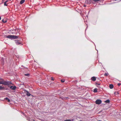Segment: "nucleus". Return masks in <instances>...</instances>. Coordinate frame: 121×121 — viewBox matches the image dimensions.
I'll use <instances>...</instances> for the list:
<instances>
[{"instance_id": "nucleus-1", "label": "nucleus", "mask_w": 121, "mask_h": 121, "mask_svg": "<svg viewBox=\"0 0 121 121\" xmlns=\"http://www.w3.org/2000/svg\"><path fill=\"white\" fill-rule=\"evenodd\" d=\"M11 83L10 82L5 81L2 79L1 81H0V84H4L5 85H9Z\"/></svg>"}, {"instance_id": "nucleus-2", "label": "nucleus", "mask_w": 121, "mask_h": 121, "mask_svg": "<svg viewBox=\"0 0 121 121\" xmlns=\"http://www.w3.org/2000/svg\"><path fill=\"white\" fill-rule=\"evenodd\" d=\"M7 37L10 39H15L18 38V37L17 36L13 35H9Z\"/></svg>"}, {"instance_id": "nucleus-3", "label": "nucleus", "mask_w": 121, "mask_h": 121, "mask_svg": "<svg viewBox=\"0 0 121 121\" xmlns=\"http://www.w3.org/2000/svg\"><path fill=\"white\" fill-rule=\"evenodd\" d=\"M102 102L101 101L100 99H98L95 101V103L96 104H100Z\"/></svg>"}, {"instance_id": "nucleus-4", "label": "nucleus", "mask_w": 121, "mask_h": 121, "mask_svg": "<svg viewBox=\"0 0 121 121\" xmlns=\"http://www.w3.org/2000/svg\"><path fill=\"white\" fill-rule=\"evenodd\" d=\"M10 88L13 90H14L16 89V86H10Z\"/></svg>"}, {"instance_id": "nucleus-5", "label": "nucleus", "mask_w": 121, "mask_h": 121, "mask_svg": "<svg viewBox=\"0 0 121 121\" xmlns=\"http://www.w3.org/2000/svg\"><path fill=\"white\" fill-rule=\"evenodd\" d=\"M96 78L95 77H93L91 78V80L93 81H95L96 80Z\"/></svg>"}, {"instance_id": "nucleus-6", "label": "nucleus", "mask_w": 121, "mask_h": 121, "mask_svg": "<svg viewBox=\"0 0 121 121\" xmlns=\"http://www.w3.org/2000/svg\"><path fill=\"white\" fill-rule=\"evenodd\" d=\"M10 0H8L6 1L4 3V6H7V4H6L7 2H8V1H10Z\"/></svg>"}, {"instance_id": "nucleus-7", "label": "nucleus", "mask_w": 121, "mask_h": 121, "mask_svg": "<svg viewBox=\"0 0 121 121\" xmlns=\"http://www.w3.org/2000/svg\"><path fill=\"white\" fill-rule=\"evenodd\" d=\"M113 86L112 84H110L109 85V87L110 89H112L113 88Z\"/></svg>"}, {"instance_id": "nucleus-8", "label": "nucleus", "mask_w": 121, "mask_h": 121, "mask_svg": "<svg viewBox=\"0 0 121 121\" xmlns=\"http://www.w3.org/2000/svg\"><path fill=\"white\" fill-rule=\"evenodd\" d=\"M25 2V0H22L20 2V4H22Z\"/></svg>"}, {"instance_id": "nucleus-9", "label": "nucleus", "mask_w": 121, "mask_h": 121, "mask_svg": "<svg viewBox=\"0 0 121 121\" xmlns=\"http://www.w3.org/2000/svg\"><path fill=\"white\" fill-rule=\"evenodd\" d=\"M27 92V94H26V95L27 96H30L31 95L27 91H26Z\"/></svg>"}, {"instance_id": "nucleus-10", "label": "nucleus", "mask_w": 121, "mask_h": 121, "mask_svg": "<svg viewBox=\"0 0 121 121\" xmlns=\"http://www.w3.org/2000/svg\"><path fill=\"white\" fill-rule=\"evenodd\" d=\"M2 21L4 23H5L7 22V20L6 19H3L2 20Z\"/></svg>"}, {"instance_id": "nucleus-11", "label": "nucleus", "mask_w": 121, "mask_h": 121, "mask_svg": "<svg viewBox=\"0 0 121 121\" xmlns=\"http://www.w3.org/2000/svg\"><path fill=\"white\" fill-rule=\"evenodd\" d=\"M5 99L7 100L8 102H9L10 101L9 99H8V98H6Z\"/></svg>"}, {"instance_id": "nucleus-12", "label": "nucleus", "mask_w": 121, "mask_h": 121, "mask_svg": "<svg viewBox=\"0 0 121 121\" xmlns=\"http://www.w3.org/2000/svg\"><path fill=\"white\" fill-rule=\"evenodd\" d=\"M97 89H94V92H97Z\"/></svg>"}, {"instance_id": "nucleus-13", "label": "nucleus", "mask_w": 121, "mask_h": 121, "mask_svg": "<svg viewBox=\"0 0 121 121\" xmlns=\"http://www.w3.org/2000/svg\"><path fill=\"white\" fill-rule=\"evenodd\" d=\"M105 102L106 103H108L109 102V100H107L105 101Z\"/></svg>"}, {"instance_id": "nucleus-14", "label": "nucleus", "mask_w": 121, "mask_h": 121, "mask_svg": "<svg viewBox=\"0 0 121 121\" xmlns=\"http://www.w3.org/2000/svg\"><path fill=\"white\" fill-rule=\"evenodd\" d=\"M4 88L3 87H2L1 86H0V90L3 89Z\"/></svg>"}, {"instance_id": "nucleus-15", "label": "nucleus", "mask_w": 121, "mask_h": 121, "mask_svg": "<svg viewBox=\"0 0 121 121\" xmlns=\"http://www.w3.org/2000/svg\"><path fill=\"white\" fill-rule=\"evenodd\" d=\"M72 121L70 119L66 120H64L65 121Z\"/></svg>"}, {"instance_id": "nucleus-16", "label": "nucleus", "mask_w": 121, "mask_h": 121, "mask_svg": "<svg viewBox=\"0 0 121 121\" xmlns=\"http://www.w3.org/2000/svg\"><path fill=\"white\" fill-rule=\"evenodd\" d=\"M108 73H105L104 74L105 76H108Z\"/></svg>"}, {"instance_id": "nucleus-17", "label": "nucleus", "mask_w": 121, "mask_h": 121, "mask_svg": "<svg viewBox=\"0 0 121 121\" xmlns=\"http://www.w3.org/2000/svg\"><path fill=\"white\" fill-rule=\"evenodd\" d=\"M95 2H97L99 1L100 0H93Z\"/></svg>"}, {"instance_id": "nucleus-18", "label": "nucleus", "mask_w": 121, "mask_h": 121, "mask_svg": "<svg viewBox=\"0 0 121 121\" xmlns=\"http://www.w3.org/2000/svg\"><path fill=\"white\" fill-rule=\"evenodd\" d=\"M25 75L26 76H29V74H25Z\"/></svg>"}, {"instance_id": "nucleus-19", "label": "nucleus", "mask_w": 121, "mask_h": 121, "mask_svg": "<svg viewBox=\"0 0 121 121\" xmlns=\"http://www.w3.org/2000/svg\"><path fill=\"white\" fill-rule=\"evenodd\" d=\"M61 82H64V80H61Z\"/></svg>"}, {"instance_id": "nucleus-20", "label": "nucleus", "mask_w": 121, "mask_h": 121, "mask_svg": "<svg viewBox=\"0 0 121 121\" xmlns=\"http://www.w3.org/2000/svg\"><path fill=\"white\" fill-rule=\"evenodd\" d=\"M121 84L120 83H118V86H120Z\"/></svg>"}, {"instance_id": "nucleus-21", "label": "nucleus", "mask_w": 121, "mask_h": 121, "mask_svg": "<svg viewBox=\"0 0 121 121\" xmlns=\"http://www.w3.org/2000/svg\"><path fill=\"white\" fill-rule=\"evenodd\" d=\"M1 19V17H0V20Z\"/></svg>"}, {"instance_id": "nucleus-22", "label": "nucleus", "mask_w": 121, "mask_h": 121, "mask_svg": "<svg viewBox=\"0 0 121 121\" xmlns=\"http://www.w3.org/2000/svg\"><path fill=\"white\" fill-rule=\"evenodd\" d=\"M98 121H100V120H99Z\"/></svg>"}, {"instance_id": "nucleus-23", "label": "nucleus", "mask_w": 121, "mask_h": 121, "mask_svg": "<svg viewBox=\"0 0 121 121\" xmlns=\"http://www.w3.org/2000/svg\"><path fill=\"white\" fill-rule=\"evenodd\" d=\"M52 80H53V79H52Z\"/></svg>"}, {"instance_id": "nucleus-24", "label": "nucleus", "mask_w": 121, "mask_h": 121, "mask_svg": "<svg viewBox=\"0 0 121 121\" xmlns=\"http://www.w3.org/2000/svg\"><path fill=\"white\" fill-rule=\"evenodd\" d=\"M98 85H99L100 84H98Z\"/></svg>"}, {"instance_id": "nucleus-25", "label": "nucleus", "mask_w": 121, "mask_h": 121, "mask_svg": "<svg viewBox=\"0 0 121 121\" xmlns=\"http://www.w3.org/2000/svg\"><path fill=\"white\" fill-rule=\"evenodd\" d=\"M19 43H18V44H19Z\"/></svg>"}, {"instance_id": "nucleus-26", "label": "nucleus", "mask_w": 121, "mask_h": 121, "mask_svg": "<svg viewBox=\"0 0 121 121\" xmlns=\"http://www.w3.org/2000/svg\"><path fill=\"white\" fill-rule=\"evenodd\" d=\"M4 0H3V1Z\"/></svg>"}]
</instances>
